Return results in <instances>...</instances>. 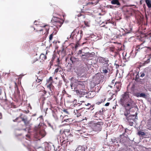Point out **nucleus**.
<instances>
[{
  "mask_svg": "<svg viewBox=\"0 0 151 151\" xmlns=\"http://www.w3.org/2000/svg\"><path fill=\"white\" fill-rule=\"evenodd\" d=\"M63 21H62L59 22H55L54 23L53 25L55 27H58L59 28L61 27L62 26L63 23Z\"/></svg>",
  "mask_w": 151,
  "mask_h": 151,
  "instance_id": "aec40b11",
  "label": "nucleus"
},
{
  "mask_svg": "<svg viewBox=\"0 0 151 151\" xmlns=\"http://www.w3.org/2000/svg\"><path fill=\"white\" fill-rule=\"evenodd\" d=\"M137 116L135 115H131L126 117L127 122L130 126H132L134 124V122H135V119H137Z\"/></svg>",
  "mask_w": 151,
  "mask_h": 151,
  "instance_id": "39448f33",
  "label": "nucleus"
},
{
  "mask_svg": "<svg viewBox=\"0 0 151 151\" xmlns=\"http://www.w3.org/2000/svg\"><path fill=\"white\" fill-rule=\"evenodd\" d=\"M58 68L56 69L55 70V72H57L58 71Z\"/></svg>",
  "mask_w": 151,
  "mask_h": 151,
  "instance_id": "e2e57ef3",
  "label": "nucleus"
},
{
  "mask_svg": "<svg viewBox=\"0 0 151 151\" xmlns=\"http://www.w3.org/2000/svg\"><path fill=\"white\" fill-rule=\"evenodd\" d=\"M23 115V114H21L19 116L17 117L16 119L13 120L14 122H20L21 121L22 116Z\"/></svg>",
  "mask_w": 151,
  "mask_h": 151,
  "instance_id": "b1692460",
  "label": "nucleus"
},
{
  "mask_svg": "<svg viewBox=\"0 0 151 151\" xmlns=\"http://www.w3.org/2000/svg\"><path fill=\"white\" fill-rule=\"evenodd\" d=\"M145 74L144 73H142L141 74V75L140 76L141 77H144L145 76Z\"/></svg>",
  "mask_w": 151,
  "mask_h": 151,
  "instance_id": "4d7b16f0",
  "label": "nucleus"
},
{
  "mask_svg": "<svg viewBox=\"0 0 151 151\" xmlns=\"http://www.w3.org/2000/svg\"><path fill=\"white\" fill-rule=\"evenodd\" d=\"M14 84L15 90V91H17L16 93L17 95V98H19L20 97V92L18 88L17 83L16 82H14Z\"/></svg>",
  "mask_w": 151,
  "mask_h": 151,
  "instance_id": "a211bd4d",
  "label": "nucleus"
},
{
  "mask_svg": "<svg viewBox=\"0 0 151 151\" xmlns=\"http://www.w3.org/2000/svg\"><path fill=\"white\" fill-rule=\"evenodd\" d=\"M53 82L52 78V77H50L47 80L46 85L47 87L52 92V91L53 89L54 88V86L52 85V83Z\"/></svg>",
  "mask_w": 151,
  "mask_h": 151,
  "instance_id": "20e7f679",
  "label": "nucleus"
},
{
  "mask_svg": "<svg viewBox=\"0 0 151 151\" xmlns=\"http://www.w3.org/2000/svg\"><path fill=\"white\" fill-rule=\"evenodd\" d=\"M119 103L128 111L134 107V102L129 98L128 92H124L121 96Z\"/></svg>",
  "mask_w": 151,
  "mask_h": 151,
  "instance_id": "f257e3e1",
  "label": "nucleus"
},
{
  "mask_svg": "<svg viewBox=\"0 0 151 151\" xmlns=\"http://www.w3.org/2000/svg\"><path fill=\"white\" fill-rule=\"evenodd\" d=\"M62 21L63 20L60 18L55 17H53L51 20L52 22L54 23L55 22H58Z\"/></svg>",
  "mask_w": 151,
  "mask_h": 151,
  "instance_id": "dca6fc26",
  "label": "nucleus"
},
{
  "mask_svg": "<svg viewBox=\"0 0 151 151\" xmlns=\"http://www.w3.org/2000/svg\"><path fill=\"white\" fill-rule=\"evenodd\" d=\"M150 58H149L148 59L147 61H145V63H146V64H147V63H150Z\"/></svg>",
  "mask_w": 151,
  "mask_h": 151,
  "instance_id": "49530a36",
  "label": "nucleus"
},
{
  "mask_svg": "<svg viewBox=\"0 0 151 151\" xmlns=\"http://www.w3.org/2000/svg\"><path fill=\"white\" fill-rule=\"evenodd\" d=\"M72 119H64V121H65L66 122H72Z\"/></svg>",
  "mask_w": 151,
  "mask_h": 151,
  "instance_id": "58836bf2",
  "label": "nucleus"
},
{
  "mask_svg": "<svg viewBox=\"0 0 151 151\" xmlns=\"http://www.w3.org/2000/svg\"><path fill=\"white\" fill-rule=\"evenodd\" d=\"M106 99L104 96H102L100 97V99L99 100V101L97 102L96 103V104L99 105L101 103L104 102L105 100Z\"/></svg>",
  "mask_w": 151,
  "mask_h": 151,
  "instance_id": "4be33fe9",
  "label": "nucleus"
},
{
  "mask_svg": "<svg viewBox=\"0 0 151 151\" xmlns=\"http://www.w3.org/2000/svg\"><path fill=\"white\" fill-rule=\"evenodd\" d=\"M82 57L83 58H86V56L85 55H82Z\"/></svg>",
  "mask_w": 151,
  "mask_h": 151,
  "instance_id": "603ef678",
  "label": "nucleus"
},
{
  "mask_svg": "<svg viewBox=\"0 0 151 151\" xmlns=\"http://www.w3.org/2000/svg\"><path fill=\"white\" fill-rule=\"evenodd\" d=\"M115 65L116 66V68H118L119 67V65L118 64L116 63H115Z\"/></svg>",
  "mask_w": 151,
  "mask_h": 151,
  "instance_id": "8fccbe9b",
  "label": "nucleus"
},
{
  "mask_svg": "<svg viewBox=\"0 0 151 151\" xmlns=\"http://www.w3.org/2000/svg\"><path fill=\"white\" fill-rule=\"evenodd\" d=\"M59 29V28L58 27H55L53 28L54 31L52 32H53V34H55L56 35L57 34V33Z\"/></svg>",
  "mask_w": 151,
  "mask_h": 151,
  "instance_id": "473e14b6",
  "label": "nucleus"
},
{
  "mask_svg": "<svg viewBox=\"0 0 151 151\" xmlns=\"http://www.w3.org/2000/svg\"><path fill=\"white\" fill-rule=\"evenodd\" d=\"M137 96L142 97L145 99H146L147 98V95L144 93H138L137 94Z\"/></svg>",
  "mask_w": 151,
  "mask_h": 151,
  "instance_id": "bb28decb",
  "label": "nucleus"
},
{
  "mask_svg": "<svg viewBox=\"0 0 151 151\" xmlns=\"http://www.w3.org/2000/svg\"><path fill=\"white\" fill-rule=\"evenodd\" d=\"M59 63H60V60H59V58H58L57 59V65H59Z\"/></svg>",
  "mask_w": 151,
  "mask_h": 151,
  "instance_id": "09e8293b",
  "label": "nucleus"
},
{
  "mask_svg": "<svg viewBox=\"0 0 151 151\" xmlns=\"http://www.w3.org/2000/svg\"><path fill=\"white\" fill-rule=\"evenodd\" d=\"M27 119V118L26 117L25 115H24L23 116H22L21 121L24 122H25Z\"/></svg>",
  "mask_w": 151,
  "mask_h": 151,
  "instance_id": "72a5a7b5",
  "label": "nucleus"
},
{
  "mask_svg": "<svg viewBox=\"0 0 151 151\" xmlns=\"http://www.w3.org/2000/svg\"><path fill=\"white\" fill-rule=\"evenodd\" d=\"M135 88V86L134 84H133L132 86L131 89L132 90L134 91V88Z\"/></svg>",
  "mask_w": 151,
  "mask_h": 151,
  "instance_id": "a18cd8bd",
  "label": "nucleus"
},
{
  "mask_svg": "<svg viewBox=\"0 0 151 151\" xmlns=\"http://www.w3.org/2000/svg\"><path fill=\"white\" fill-rule=\"evenodd\" d=\"M104 111V108H103L101 110H100L99 112V114L100 115H102L103 114V111Z\"/></svg>",
  "mask_w": 151,
  "mask_h": 151,
  "instance_id": "a19ab883",
  "label": "nucleus"
},
{
  "mask_svg": "<svg viewBox=\"0 0 151 151\" xmlns=\"http://www.w3.org/2000/svg\"><path fill=\"white\" fill-rule=\"evenodd\" d=\"M54 98H55V101H57V100H58V99H57V98L55 96H54Z\"/></svg>",
  "mask_w": 151,
  "mask_h": 151,
  "instance_id": "052dcab7",
  "label": "nucleus"
},
{
  "mask_svg": "<svg viewBox=\"0 0 151 151\" xmlns=\"http://www.w3.org/2000/svg\"><path fill=\"white\" fill-rule=\"evenodd\" d=\"M110 50L111 51L114 52V48L113 47H111L110 48Z\"/></svg>",
  "mask_w": 151,
  "mask_h": 151,
  "instance_id": "3c124183",
  "label": "nucleus"
},
{
  "mask_svg": "<svg viewBox=\"0 0 151 151\" xmlns=\"http://www.w3.org/2000/svg\"><path fill=\"white\" fill-rule=\"evenodd\" d=\"M143 8H144V9L145 10L146 9L147 7H146V6H145V4L144 5Z\"/></svg>",
  "mask_w": 151,
  "mask_h": 151,
  "instance_id": "6e6d98bb",
  "label": "nucleus"
},
{
  "mask_svg": "<svg viewBox=\"0 0 151 151\" xmlns=\"http://www.w3.org/2000/svg\"><path fill=\"white\" fill-rule=\"evenodd\" d=\"M81 109H80L78 110H74L73 113L75 115H76L77 117H78L81 116Z\"/></svg>",
  "mask_w": 151,
  "mask_h": 151,
  "instance_id": "4468645a",
  "label": "nucleus"
},
{
  "mask_svg": "<svg viewBox=\"0 0 151 151\" xmlns=\"http://www.w3.org/2000/svg\"><path fill=\"white\" fill-rule=\"evenodd\" d=\"M82 129L80 126H79L78 125H76L75 130L76 131L80 132V133L82 134V132H83Z\"/></svg>",
  "mask_w": 151,
  "mask_h": 151,
  "instance_id": "412c9836",
  "label": "nucleus"
},
{
  "mask_svg": "<svg viewBox=\"0 0 151 151\" xmlns=\"http://www.w3.org/2000/svg\"><path fill=\"white\" fill-rule=\"evenodd\" d=\"M49 29V26L47 25H46L43 27L42 29H40V31L41 32H42V33H40L42 35L45 34L46 33V35L48 34Z\"/></svg>",
  "mask_w": 151,
  "mask_h": 151,
  "instance_id": "1a4fd4ad",
  "label": "nucleus"
},
{
  "mask_svg": "<svg viewBox=\"0 0 151 151\" xmlns=\"http://www.w3.org/2000/svg\"><path fill=\"white\" fill-rule=\"evenodd\" d=\"M83 35V31L81 30L77 31L76 29H75L71 33L70 38L72 37L73 39L75 37L76 40L78 41L81 40Z\"/></svg>",
  "mask_w": 151,
  "mask_h": 151,
  "instance_id": "f03ea898",
  "label": "nucleus"
},
{
  "mask_svg": "<svg viewBox=\"0 0 151 151\" xmlns=\"http://www.w3.org/2000/svg\"><path fill=\"white\" fill-rule=\"evenodd\" d=\"M41 92L42 93V94L43 96L45 95L47 93V92L45 90H43L42 91H41Z\"/></svg>",
  "mask_w": 151,
  "mask_h": 151,
  "instance_id": "37998d69",
  "label": "nucleus"
},
{
  "mask_svg": "<svg viewBox=\"0 0 151 151\" xmlns=\"http://www.w3.org/2000/svg\"><path fill=\"white\" fill-rule=\"evenodd\" d=\"M70 132V130L69 129H65L64 130L62 129L60 131V134H63L64 133L66 135V134H68Z\"/></svg>",
  "mask_w": 151,
  "mask_h": 151,
  "instance_id": "f3484780",
  "label": "nucleus"
},
{
  "mask_svg": "<svg viewBox=\"0 0 151 151\" xmlns=\"http://www.w3.org/2000/svg\"><path fill=\"white\" fill-rule=\"evenodd\" d=\"M84 83L85 82L84 81H78L77 84L78 88H79L81 89V88H85Z\"/></svg>",
  "mask_w": 151,
  "mask_h": 151,
  "instance_id": "2eb2a0df",
  "label": "nucleus"
},
{
  "mask_svg": "<svg viewBox=\"0 0 151 151\" xmlns=\"http://www.w3.org/2000/svg\"><path fill=\"white\" fill-rule=\"evenodd\" d=\"M143 0H141L139 1V3L140 5H142V1Z\"/></svg>",
  "mask_w": 151,
  "mask_h": 151,
  "instance_id": "680f3d73",
  "label": "nucleus"
},
{
  "mask_svg": "<svg viewBox=\"0 0 151 151\" xmlns=\"http://www.w3.org/2000/svg\"><path fill=\"white\" fill-rule=\"evenodd\" d=\"M2 92V89L0 88V95H1Z\"/></svg>",
  "mask_w": 151,
  "mask_h": 151,
  "instance_id": "69168bd1",
  "label": "nucleus"
},
{
  "mask_svg": "<svg viewBox=\"0 0 151 151\" xmlns=\"http://www.w3.org/2000/svg\"><path fill=\"white\" fill-rule=\"evenodd\" d=\"M98 60H99V63L103 65H109V60L107 58L99 56L98 58Z\"/></svg>",
  "mask_w": 151,
  "mask_h": 151,
  "instance_id": "0eeeda50",
  "label": "nucleus"
},
{
  "mask_svg": "<svg viewBox=\"0 0 151 151\" xmlns=\"http://www.w3.org/2000/svg\"><path fill=\"white\" fill-rule=\"evenodd\" d=\"M35 130L36 132L35 133V136L37 138L39 137L40 136H41L42 137H43L46 135L45 130L43 129L41 130L40 128H38L37 129L35 128Z\"/></svg>",
  "mask_w": 151,
  "mask_h": 151,
  "instance_id": "423d86ee",
  "label": "nucleus"
},
{
  "mask_svg": "<svg viewBox=\"0 0 151 151\" xmlns=\"http://www.w3.org/2000/svg\"><path fill=\"white\" fill-rule=\"evenodd\" d=\"M139 75L138 73L136 75V76L134 78V80L136 81H137L139 79Z\"/></svg>",
  "mask_w": 151,
  "mask_h": 151,
  "instance_id": "4c0bfd02",
  "label": "nucleus"
},
{
  "mask_svg": "<svg viewBox=\"0 0 151 151\" xmlns=\"http://www.w3.org/2000/svg\"><path fill=\"white\" fill-rule=\"evenodd\" d=\"M84 88H81L80 90H76V91L77 93L81 95H85L87 93L86 90H84Z\"/></svg>",
  "mask_w": 151,
  "mask_h": 151,
  "instance_id": "ddd939ff",
  "label": "nucleus"
},
{
  "mask_svg": "<svg viewBox=\"0 0 151 151\" xmlns=\"http://www.w3.org/2000/svg\"><path fill=\"white\" fill-rule=\"evenodd\" d=\"M37 78H38V79H41L42 80H43V78L41 77L40 76H38L37 77Z\"/></svg>",
  "mask_w": 151,
  "mask_h": 151,
  "instance_id": "13d9d810",
  "label": "nucleus"
},
{
  "mask_svg": "<svg viewBox=\"0 0 151 151\" xmlns=\"http://www.w3.org/2000/svg\"><path fill=\"white\" fill-rule=\"evenodd\" d=\"M124 114L125 116H126V117H128L127 116L128 115V113L127 112L126 113L125 112Z\"/></svg>",
  "mask_w": 151,
  "mask_h": 151,
  "instance_id": "864d4df0",
  "label": "nucleus"
},
{
  "mask_svg": "<svg viewBox=\"0 0 151 151\" xmlns=\"http://www.w3.org/2000/svg\"><path fill=\"white\" fill-rule=\"evenodd\" d=\"M40 58L42 60L44 61L47 59V56L44 54H41L40 55Z\"/></svg>",
  "mask_w": 151,
  "mask_h": 151,
  "instance_id": "cd10ccee",
  "label": "nucleus"
},
{
  "mask_svg": "<svg viewBox=\"0 0 151 151\" xmlns=\"http://www.w3.org/2000/svg\"><path fill=\"white\" fill-rule=\"evenodd\" d=\"M42 81V80L41 79H38V78H37V79L36 80V81L37 83H38V85H40Z\"/></svg>",
  "mask_w": 151,
  "mask_h": 151,
  "instance_id": "2f4dec72",
  "label": "nucleus"
},
{
  "mask_svg": "<svg viewBox=\"0 0 151 151\" xmlns=\"http://www.w3.org/2000/svg\"><path fill=\"white\" fill-rule=\"evenodd\" d=\"M114 6L112 5H110L109 7L110 8H113Z\"/></svg>",
  "mask_w": 151,
  "mask_h": 151,
  "instance_id": "0e129e2a",
  "label": "nucleus"
},
{
  "mask_svg": "<svg viewBox=\"0 0 151 151\" xmlns=\"http://www.w3.org/2000/svg\"><path fill=\"white\" fill-rule=\"evenodd\" d=\"M137 134L140 136H144L146 134L144 132L142 131H138L137 132Z\"/></svg>",
  "mask_w": 151,
  "mask_h": 151,
  "instance_id": "7c9ffc66",
  "label": "nucleus"
},
{
  "mask_svg": "<svg viewBox=\"0 0 151 151\" xmlns=\"http://www.w3.org/2000/svg\"><path fill=\"white\" fill-rule=\"evenodd\" d=\"M60 141L61 146L65 147L67 146L68 141L63 137H60Z\"/></svg>",
  "mask_w": 151,
  "mask_h": 151,
  "instance_id": "9d476101",
  "label": "nucleus"
},
{
  "mask_svg": "<svg viewBox=\"0 0 151 151\" xmlns=\"http://www.w3.org/2000/svg\"><path fill=\"white\" fill-rule=\"evenodd\" d=\"M38 60V58L36 57H34L32 61V63H33L37 61Z\"/></svg>",
  "mask_w": 151,
  "mask_h": 151,
  "instance_id": "f704fd0d",
  "label": "nucleus"
},
{
  "mask_svg": "<svg viewBox=\"0 0 151 151\" xmlns=\"http://www.w3.org/2000/svg\"><path fill=\"white\" fill-rule=\"evenodd\" d=\"M79 104L80 105H83V106H85V105H86V102L83 101H80Z\"/></svg>",
  "mask_w": 151,
  "mask_h": 151,
  "instance_id": "c9c22d12",
  "label": "nucleus"
},
{
  "mask_svg": "<svg viewBox=\"0 0 151 151\" xmlns=\"http://www.w3.org/2000/svg\"><path fill=\"white\" fill-rule=\"evenodd\" d=\"M84 69L83 68L81 69L80 70V73H79V72H78V73H77V75L78 76H81V75L84 72Z\"/></svg>",
  "mask_w": 151,
  "mask_h": 151,
  "instance_id": "c756f323",
  "label": "nucleus"
},
{
  "mask_svg": "<svg viewBox=\"0 0 151 151\" xmlns=\"http://www.w3.org/2000/svg\"><path fill=\"white\" fill-rule=\"evenodd\" d=\"M63 111L67 114H68V112L67 111V109H64L63 110Z\"/></svg>",
  "mask_w": 151,
  "mask_h": 151,
  "instance_id": "de8ad7c7",
  "label": "nucleus"
},
{
  "mask_svg": "<svg viewBox=\"0 0 151 151\" xmlns=\"http://www.w3.org/2000/svg\"><path fill=\"white\" fill-rule=\"evenodd\" d=\"M78 47V45H77L76 44V45H75V48H77Z\"/></svg>",
  "mask_w": 151,
  "mask_h": 151,
  "instance_id": "338daca9",
  "label": "nucleus"
},
{
  "mask_svg": "<svg viewBox=\"0 0 151 151\" xmlns=\"http://www.w3.org/2000/svg\"><path fill=\"white\" fill-rule=\"evenodd\" d=\"M84 24L87 27H88L89 26V24L87 22L84 21Z\"/></svg>",
  "mask_w": 151,
  "mask_h": 151,
  "instance_id": "79ce46f5",
  "label": "nucleus"
},
{
  "mask_svg": "<svg viewBox=\"0 0 151 151\" xmlns=\"http://www.w3.org/2000/svg\"><path fill=\"white\" fill-rule=\"evenodd\" d=\"M148 8L151 9V0H144Z\"/></svg>",
  "mask_w": 151,
  "mask_h": 151,
  "instance_id": "5701e85b",
  "label": "nucleus"
},
{
  "mask_svg": "<svg viewBox=\"0 0 151 151\" xmlns=\"http://www.w3.org/2000/svg\"><path fill=\"white\" fill-rule=\"evenodd\" d=\"M56 35L55 34H53V32L49 36V39L50 40H51L53 37V36Z\"/></svg>",
  "mask_w": 151,
  "mask_h": 151,
  "instance_id": "e433bc0d",
  "label": "nucleus"
},
{
  "mask_svg": "<svg viewBox=\"0 0 151 151\" xmlns=\"http://www.w3.org/2000/svg\"><path fill=\"white\" fill-rule=\"evenodd\" d=\"M109 102H107L105 104V106H109Z\"/></svg>",
  "mask_w": 151,
  "mask_h": 151,
  "instance_id": "5fc2aeb1",
  "label": "nucleus"
},
{
  "mask_svg": "<svg viewBox=\"0 0 151 151\" xmlns=\"http://www.w3.org/2000/svg\"><path fill=\"white\" fill-rule=\"evenodd\" d=\"M24 124L26 126L27 125H28L29 123V122L28 121L27 119V120H26V121H25V122H24Z\"/></svg>",
  "mask_w": 151,
  "mask_h": 151,
  "instance_id": "c03bdc74",
  "label": "nucleus"
},
{
  "mask_svg": "<svg viewBox=\"0 0 151 151\" xmlns=\"http://www.w3.org/2000/svg\"><path fill=\"white\" fill-rule=\"evenodd\" d=\"M111 3L112 4H116L119 6H120L121 5L118 0H112Z\"/></svg>",
  "mask_w": 151,
  "mask_h": 151,
  "instance_id": "393cba45",
  "label": "nucleus"
},
{
  "mask_svg": "<svg viewBox=\"0 0 151 151\" xmlns=\"http://www.w3.org/2000/svg\"><path fill=\"white\" fill-rule=\"evenodd\" d=\"M103 123L101 122L93 123L92 126L93 130L95 131L99 132L101 130Z\"/></svg>",
  "mask_w": 151,
  "mask_h": 151,
  "instance_id": "7ed1b4c3",
  "label": "nucleus"
},
{
  "mask_svg": "<svg viewBox=\"0 0 151 151\" xmlns=\"http://www.w3.org/2000/svg\"><path fill=\"white\" fill-rule=\"evenodd\" d=\"M75 59L76 58L74 57H71L70 58V60L72 61V63L75 62Z\"/></svg>",
  "mask_w": 151,
  "mask_h": 151,
  "instance_id": "ea45409f",
  "label": "nucleus"
},
{
  "mask_svg": "<svg viewBox=\"0 0 151 151\" xmlns=\"http://www.w3.org/2000/svg\"><path fill=\"white\" fill-rule=\"evenodd\" d=\"M121 84L119 82H116L115 83L114 87V91L117 93L120 89Z\"/></svg>",
  "mask_w": 151,
  "mask_h": 151,
  "instance_id": "9b49d317",
  "label": "nucleus"
},
{
  "mask_svg": "<svg viewBox=\"0 0 151 151\" xmlns=\"http://www.w3.org/2000/svg\"><path fill=\"white\" fill-rule=\"evenodd\" d=\"M109 65H103L100 68V70L101 73L105 75L110 71V69L108 68Z\"/></svg>",
  "mask_w": 151,
  "mask_h": 151,
  "instance_id": "6e6552de",
  "label": "nucleus"
},
{
  "mask_svg": "<svg viewBox=\"0 0 151 151\" xmlns=\"http://www.w3.org/2000/svg\"><path fill=\"white\" fill-rule=\"evenodd\" d=\"M76 151H85V148L83 146L79 147L76 150Z\"/></svg>",
  "mask_w": 151,
  "mask_h": 151,
  "instance_id": "c85d7f7f",
  "label": "nucleus"
},
{
  "mask_svg": "<svg viewBox=\"0 0 151 151\" xmlns=\"http://www.w3.org/2000/svg\"><path fill=\"white\" fill-rule=\"evenodd\" d=\"M82 12H81L79 14H76V16H77L79 18H78L79 19H81L82 18L84 19L85 16L84 15L82 14Z\"/></svg>",
  "mask_w": 151,
  "mask_h": 151,
  "instance_id": "a878e982",
  "label": "nucleus"
},
{
  "mask_svg": "<svg viewBox=\"0 0 151 151\" xmlns=\"http://www.w3.org/2000/svg\"><path fill=\"white\" fill-rule=\"evenodd\" d=\"M79 53L81 54L82 53V51L81 50H79L78 52Z\"/></svg>",
  "mask_w": 151,
  "mask_h": 151,
  "instance_id": "774afa93",
  "label": "nucleus"
},
{
  "mask_svg": "<svg viewBox=\"0 0 151 151\" xmlns=\"http://www.w3.org/2000/svg\"><path fill=\"white\" fill-rule=\"evenodd\" d=\"M127 139V138L124 136V134L120 136V142L122 143L125 142Z\"/></svg>",
  "mask_w": 151,
  "mask_h": 151,
  "instance_id": "6ab92c4d",
  "label": "nucleus"
},
{
  "mask_svg": "<svg viewBox=\"0 0 151 151\" xmlns=\"http://www.w3.org/2000/svg\"><path fill=\"white\" fill-rule=\"evenodd\" d=\"M86 105H85V106H89V105H90V103H86Z\"/></svg>",
  "mask_w": 151,
  "mask_h": 151,
  "instance_id": "bf43d9fd",
  "label": "nucleus"
},
{
  "mask_svg": "<svg viewBox=\"0 0 151 151\" xmlns=\"http://www.w3.org/2000/svg\"><path fill=\"white\" fill-rule=\"evenodd\" d=\"M143 43H142L140 45L136 46L135 51V55H136L139 52H140L141 50L144 47V46L143 45Z\"/></svg>",
  "mask_w": 151,
  "mask_h": 151,
  "instance_id": "f8f14e48",
  "label": "nucleus"
}]
</instances>
